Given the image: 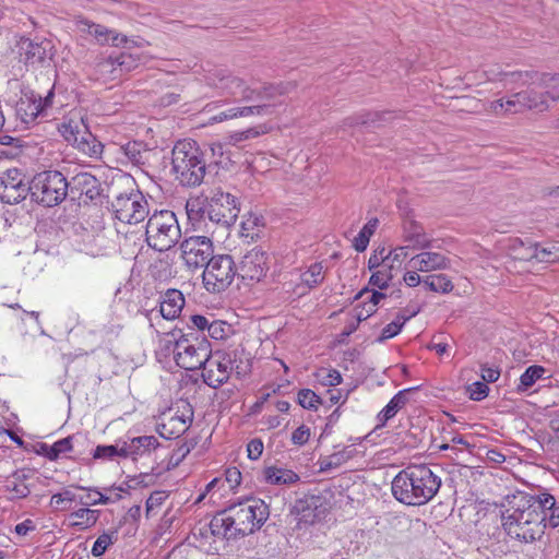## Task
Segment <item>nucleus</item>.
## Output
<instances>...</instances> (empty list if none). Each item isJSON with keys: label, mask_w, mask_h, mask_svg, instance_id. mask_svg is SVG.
Segmentation results:
<instances>
[{"label": "nucleus", "mask_w": 559, "mask_h": 559, "mask_svg": "<svg viewBox=\"0 0 559 559\" xmlns=\"http://www.w3.org/2000/svg\"><path fill=\"white\" fill-rule=\"evenodd\" d=\"M502 527L506 534L521 543L539 539L546 528L535 496L525 491L507 495L501 502Z\"/></svg>", "instance_id": "obj_1"}, {"label": "nucleus", "mask_w": 559, "mask_h": 559, "mask_svg": "<svg viewBox=\"0 0 559 559\" xmlns=\"http://www.w3.org/2000/svg\"><path fill=\"white\" fill-rule=\"evenodd\" d=\"M441 478L427 465H411L392 480L393 497L407 506H423L439 491Z\"/></svg>", "instance_id": "obj_2"}, {"label": "nucleus", "mask_w": 559, "mask_h": 559, "mask_svg": "<svg viewBox=\"0 0 559 559\" xmlns=\"http://www.w3.org/2000/svg\"><path fill=\"white\" fill-rule=\"evenodd\" d=\"M171 165L176 179L186 187L202 183L206 174L204 154L194 141H178L171 152Z\"/></svg>", "instance_id": "obj_3"}, {"label": "nucleus", "mask_w": 559, "mask_h": 559, "mask_svg": "<svg viewBox=\"0 0 559 559\" xmlns=\"http://www.w3.org/2000/svg\"><path fill=\"white\" fill-rule=\"evenodd\" d=\"M68 194V179L59 170L40 171L31 180V199L39 205L57 206L66 200Z\"/></svg>", "instance_id": "obj_4"}, {"label": "nucleus", "mask_w": 559, "mask_h": 559, "mask_svg": "<svg viewBox=\"0 0 559 559\" xmlns=\"http://www.w3.org/2000/svg\"><path fill=\"white\" fill-rule=\"evenodd\" d=\"M147 245L157 251H167L173 248L181 237L177 217L173 211H154L146 224Z\"/></svg>", "instance_id": "obj_5"}, {"label": "nucleus", "mask_w": 559, "mask_h": 559, "mask_svg": "<svg viewBox=\"0 0 559 559\" xmlns=\"http://www.w3.org/2000/svg\"><path fill=\"white\" fill-rule=\"evenodd\" d=\"M234 525L241 536L259 530L269 518L267 504L258 498H248L228 509Z\"/></svg>", "instance_id": "obj_6"}, {"label": "nucleus", "mask_w": 559, "mask_h": 559, "mask_svg": "<svg viewBox=\"0 0 559 559\" xmlns=\"http://www.w3.org/2000/svg\"><path fill=\"white\" fill-rule=\"evenodd\" d=\"M165 349L171 353L176 365L185 370L199 369L210 350L206 342L190 340L186 336L167 341Z\"/></svg>", "instance_id": "obj_7"}, {"label": "nucleus", "mask_w": 559, "mask_h": 559, "mask_svg": "<svg viewBox=\"0 0 559 559\" xmlns=\"http://www.w3.org/2000/svg\"><path fill=\"white\" fill-rule=\"evenodd\" d=\"M110 206L115 217L127 224L141 223L150 214L148 202L139 189L117 194Z\"/></svg>", "instance_id": "obj_8"}, {"label": "nucleus", "mask_w": 559, "mask_h": 559, "mask_svg": "<svg viewBox=\"0 0 559 559\" xmlns=\"http://www.w3.org/2000/svg\"><path fill=\"white\" fill-rule=\"evenodd\" d=\"M238 214V200L228 192L216 191L209 201L206 216L217 226L229 228L235 224Z\"/></svg>", "instance_id": "obj_9"}, {"label": "nucleus", "mask_w": 559, "mask_h": 559, "mask_svg": "<svg viewBox=\"0 0 559 559\" xmlns=\"http://www.w3.org/2000/svg\"><path fill=\"white\" fill-rule=\"evenodd\" d=\"M201 367L203 381L209 386L217 389L228 381L233 371V358L225 350H209Z\"/></svg>", "instance_id": "obj_10"}, {"label": "nucleus", "mask_w": 559, "mask_h": 559, "mask_svg": "<svg viewBox=\"0 0 559 559\" xmlns=\"http://www.w3.org/2000/svg\"><path fill=\"white\" fill-rule=\"evenodd\" d=\"M193 419V411L189 403L179 402L175 408L164 413L158 425V432L163 438L176 439L185 433Z\"/></svg>", "instance_id": "obj_11"}, {"label": "nucleus", "mask_w": 559, "mask_h": 559, "mask_svg": "<svg viewBox=\"0 0 559 559\" xmlns=\"http://www.w3.org/2000/svg\"><path fill=\"white\" fill-rule=\"evenodd\" d=\"M31 195V181L19 168H10L0 174V201L17 204Z\"/></svg>", "instance_id": "obj_12"}, {"label": "nucleus", "mask_w": 559, "mask_h": 559, "mask_svg": "<svg viewBox=\"0 0 559 559\" xmlns=\"http://www.w3.org/2000/svg\"><path fill=\"white\" fill-rule=\"evenodd\" d=\"M297 84L295 82H281L277 84L264 83L258 88L251 87V93H248L245 102L254 103L258 106L267 105L265 116L272 115L275 111V108L283 104L281 98L293 92Z\"/></svg>", "instance_id": "obj_13"}, {"label": "nucleus", "mask_w": 559, "mask_h": 559, "mask_svg": "<svg viewBox=\"0 0 559 559\" xmlns=\"http://www.w3.org/2000/svg\"><path fill=\"white\" fill-rule=\"evenodd\" d=\"M449 260L438 252H421L413 257L406 264V272L402 280H445L443 274L420 277L418 272L427 273L435 270L447 269Z\"/></svg>", "instance_id": "obj_14"}, {"label": "nucleus", "mask_w": 559, "mask_h": 559, "mask_svg": "<svg viewBox=\"0 0 559 559\" xmlns=\"http://www.w3.org/2000/svg\"><path fill=\"white\" fill-rule=\"evenodd\" d=\"M182 259L191 270L205 269L213 255V242L205 236H192L181 245Z\"/></svg>", "instance_id": "obj_15"}, {"label": "nucleus", "mask_w": 559, "mask_h": 559, "mask_svg": "<svg viewBox=\"0 0 559 559\" xmlns=\"http://www.w3.org/2000/svg\"><path fill=\"white\" fill-rule=\"evenodd\" d=\"M267 270L266 252L253 248L242 258L239 267H237V275L240 280H263Z\"/></svg>", "instance_id": "obj_16"}, {"label": "nucleus", "mask_w": 559, "mask_h": 559, "mask_svg": "<svg viewBox=\"0 0 559 559\" xmlns=\"http://www.w3.org/2000/svg\"><path fill=\"white\" fill-rule=\"evenodd\" d=\"M210 84L221 90L223 94L245 102L251 87L240 78L231 75L224 70H216L210 76Z\"/></svg>", "instance_id": "obj_17"}, {"label": "nucleus", "mask_w": 559, "mask_h": 559, "mask_svg": "<svg viewBox=\"0 0 559 559\" xmlns=\"http://www.w3.org/2000/svg\"><path fill=\"white\" fill-rule=\"evenodd\" d=\"M158 439L154 436H140L121 440V449L123 459L136 461L142 457L150 456L159 449Z\"/></svg>", "instance_id": "obj_18"}, {"label": "nucleus", "mask_w": 559, "mask_h": 559, "mask_svg": "<svg viewBox=\"0 0 559 559\" xmlns=\"http://www.w3.org/2000/svg\"><path fill=\"white\" fill-rule=\"evenodd\" d=\"M68 185L72 200H80L84 195L86 200L94 201L102 192L99 180L88 173L76 174L68 180Z\"/></svg>", "instance_id": "obj_19"}, {"label": "nucleus", "mask_w": 559, "mask_h": 559, "mask_svg": "<svg viewBox=\"0 0 559 559\" xmlns=\"http://www.w3.org/2000/svg\"><path fill=\"white\" fill-rule=\"evenodd\" d=\"M552 86L545 88V92H538L535 88H527L519 92L520 103H522L523 110H537L545 111L548 109V99L556 102L559 99V92L556 91L559 87V82H552Z\"/></svg>", "instance_id": "obj_20"}, {"label": "nucleus", "mask_w": 559, "mask_h": 559, "mask_svg": "<svg viewBox=\"0 0 559 559\" xmlns=\"http://www.w3.org/2000/svg\"><path fill=\"white\" fill-rule=\"evenodd\" d=\"M402 248L413 250H425L432 246V238L426 233L425 227L415 219H405L402 226Z\"/></svg>", "instance_id": "obj_21"}, {"label": "nucleus", "mask_w": 559, "mask_h": 559, "mask_svg": "<svg viewBox=\"0 0 559 559\" xmlns=\"http://www.w3.org/2000/svg\"><path fill=\"white\" fill-rule=\"evenodd\" d=\"M230 282H194L193 288L200 304L207 308H219L224 304V293Z\"/></svg>", "instance_id": "obj_22"}, {"label": "nucleus", "mask_w": 559, "mask_h": 559, "mask_svg": "<svg viewBox=\"0 0 559 559\" xmlns=\"http://www.w3.org/2000/svg\"><path fill=\"white\" fill-rule=\"evenodd\" d=\"M407 258L405 248H395L388 252L381 269L374 271L369 280H393L394 277L403 275L406 272L404 261Z\"/></svg>", "instance_id": "obj_23"}, {"label": "nucleus", "mask_w": 559, "mask_h": 559, "mask_svg": "<svg viewBox=\"0 0 559 559\" xmlns=\"http://www.w3.org/2000/svg\"><path fill=\"white\" fill-rule=\"evenodd\" d=\"M237 273V266L230 255H212L202 272V280H206V275L214 280H234Z\"/></svg>", "instance_id": "obj_24"}, {"label": "nucleus", "mask_w": 559, "mask_h": 559, "mask_svg": "<svg viewBox=\"0 0 559 559\" xmlns=\"http://www.w3.org/2000/svg\"><path fill=\"white\" fill-rule=\"evenodd\" d=\"M193 328L199 331H207L210 337L221 341L227 338L233 333V326L224 320H215L202 314L190 317Z\"/></svg>", "instance_id": "obj_25"}, {"label": "nucleus", "mask_w": 559, "mask_h": 559, "mask_svg": "<svg viewBox=\"0 0 559 559\" xmlns=\"http://www.w3.org/2000/svg\"><path fill=\"white\" fill-rule=\"evenodd\" d=\"M385 295L381 292L373 289L362 288L357 295L358 304L354 309V317L357 322L367 320L372 313L376 312L377 306Z\"/></svg>", "instance_id": "obj_26"}, {"label": "nucleus", "mask_w": 559, "mask_h": 559, "mask_svg": "<svg viewBox=\"0 0 559 559\" xmlns=\"http://www.w3.org/2000/svg\"><path fill=\"white\" fill-rule=\"evenodd\" d=\"M78 26L80 31L87 32L90 35L94 36L96 40L102 45L107 44L115 47H119L127 43V37L124 35L108 29L107 27L100 24H95L87 20H82L78 22Z\"/></svg>", "instance_id": "obj_27"}, {"label": "nucleus", "mask_w": 559, "mask_h": 559, "mask_svg": "<svg viewBox=\"0 0 559 559\" xmlns=\"http://www.w3.org/2000/svg\"><path fill=\"white\" fill-rule=\"evenodd\" d=\"M506 78H510L511 82H520L522 85L536 84L542 88H548L552 86V82H559V74L539 73L537 71H514L509 73H502Z\"/></svg>", "instance_id": "obj_28"}, {"label": "nucleus", "mask_w": 559, "mask_h": 559, "mask_svg": "<svg viewBox=\"0 0 559 559\" xmlns=\"http://www.w3.org/2000/svg\"><path fill=\"white\" fill-rule=\"evenodd\" d=\"M295 508L300 514V520L306 523L320 521L326 513V508L323 506L322 498L319 496H311L305 500H300Z\"/></svg>", "instance_id": "obj_29"}, {"label": "nucleus", "mask_w": 559, "mask_h": 559, "mask_svg": "<svg viewBox=\"0 0 559 559\" xmlns=\"http://www.w3.org/2000/svg\"><path fill=\"white\" fill-rule=\"evenodd\" d=\"M185 306V298L178 289H167L159 302V312L166 320H175L179 317Z\"/></svg>", "instance_id": "obj_30"}, {"label": "nucleus", "mask_w": 559, "mask_h": 559, "mask_svg": "<svg viewBox=\"0 0 559 559\" xmlns=\"http://www.w3.org/2000/svg\"><path fill=\"white\" fill-rule=\"evenodd\" d=\"M21 49L24 51V61L26 64H39L43 63L51 49L49 40L34 41L29 38L21 40Z\"/></svg>", "instance_id": "obj_31"}, {"label": "nucleus", "mask_w": 559, "mask_h": 559, "mask_svg": "<svg viewBox=\"0 0 559 559\" xmlns=\"http://www.w3.org/2000/svg\"><path fill=\"white\" fill-rule=\"evenodd\" d=\"M210 531L214 537L219 539H230L240 535L237 527L234 525L228 510L216 514L211 520Z\"/></svg>", "instance_id": "obj_32"}, {"label": "nucleus", "mask_w": 559, "mask_h": 559, "mask_svg": "<svg viewBox=\"0 0 559 559\" xmlns=\"http://www.w3.org/2000/svg\"><path fill=\"white\" fill-rule=\"evenodd\" d=\"M99 510L87 508H80L68 515V526L75 531H86L92 528L99 519Z\"/></svg>", "instance_id": "obj_33"}, {"label": "nucleus", "mask_w": 559, "mask_h": 559, "mask_svg": "<svg viewBox=\"0 0 559 559\" xmlns=\"http://www.w3.org/2000/svg\"><path fill=\"white\" fill-rule=\"evenodd\" d=\"M415 389L416 388L401 390L389 401V403L377 415V429L384 427L386 421L392 419L397 412L406 405L407 394Z\"/></svg>", "instance_id": "obj_34"}, {"label": "nucleus", "mask_w": 559, "mask_h": 559, "mask_svg": "<svg viewBox=\"0 0 559 559\" xmlns=\"http://www.w3.org/2000/svg\"><path fill=\"white\" fill-rule=\"evenodd\" d=\"M538 501L539 511L542 512L543 518H545L546 526L558 527L559 526V501L556 498L548 493L542 492L538 496H535Z\"/></svg>", "instance_id": "obj_35"}, {"label": "nucleus", "mask_w": 559, "mask_h": 559, "mask_svg": "<svg viewBox=\"0 0 559 559\" xmlns=\"http://www.w3.org/2000/svg\"><path fill=\"white\" fill-rule=\"evenodd\" d=\"M72 145L91 157H98L103 152V144L96 140L84 123L80 129L76 142Z\"/></svg>", "instance_id": "obj_36"}, {"label": "nucleus", "mask_w": 559, "mask_h": 559, "mask_svg": "<svg viewBox=\"0 0 559 559\" xmlns=\"http://www.w3.org/2000/svg\"><path fill=\"white\" fill-rule=\"evenodd\" d=\"M263 478L270 485H293L299 480V475L288 468L267 466L263 471Z\"/></svg>", "instance_id": "obj_37"}, {"label": "nucleus", "mask_w": 559, "mask_h": 559, "mask_svg": "<svg viewBox=\"0 0 559 559\" xmlns=\"http://www.w3.org/2000/svg\"><path fill=\"white\" fill-rule=\"evenodd\" d=\"M536 242L523 240L519 237L509 238L506 248L509 254L516 260L533 262L534 247Z\"/></svg>", "instance_id": "obj_38"}, {"label": "nucleus", "mask_w": 559, "mask_h": 559, "mask_svg": "<svg viewBox=\"0 0 559 559\" xmlns=\"http://www.w3.org/2000/svg\"><path fill=\"white\" fill-rule=\"evenodd\" d=\"M263 227V217L250 215L241 222L239 235L247 243H251L261 238Z\"/></svg>", "instance_id": "obj_39"}, {"label": "nucleus", "mask_w": 559, "mask_h": 559, "mask_svg": "<svg viewBox=\"0 0 559 559\" xmlns=\"http://www.w3.org/2000/svg\"><path fill=\"white\" fill-rule=\"evenodd\" d=\"M393 114L391 111H374L364 112L356 116L348 117L344 120V126L355 127L358 124H376L379 121H388L392 119Z\"/></svg>", "instance_id": "obj_40"}, {"label": "nucleus", "mask_w": 559, "mask_h": 559, "mask_svg": "<svg viewBox=\"0 0 559 559\" xmlns=\"http://www.w3.org/2000/svg\"><path fill=\"white\" fill-rule=\"evenodd\" d=\"M533 262L537 263H555L559 261V246L551 243L542 246L536 243L534 247Z\"/></svg>", "instance_id": "obj_41"}, {"label": "nucleus", "mask_w": 559, "mask_h": 559, "mask_svg": "<svg viewBox=\"0 0 559 559\" xmlns=\"http://www.w3.org/2000/svg\"><path fill=\"white\" fill-rule=\"evenodd\" d=\"M106 62L114 67V70L130 72L139 66V58H134L131 53L120 52L117 56L110 55Z\"/></svg>", "instance_id": "obj_42"}, {"label": "nucleus", "mask_w": 559, "mask_h": 559, "mask_svg": "<svg viewBox=\"0 0 559 559\" xmlns=\"http://www.w3.org/2000/svg\"><path fill=\"white\" fill-rule=\"evenodd\" d=\"M379 221L377 218H371L368 223L361 228L358 235L354 238L353 246L358 252H362L367 249L370 237L373 235L378 227Z\"/></svg>", "instance_id": "obj_43"}, {"label": "nucleus", "mask_w": 559, "mask_h": 559, "mask_svg": "<svg viewBox=\"0 0 559 559\" xmlns=\"http://www.w3.org/2000/svg\"><path fill=\"white\" fill-rule=\"evenodd\" d=\"M546 369L539 365L530 366L520 377L518 391H526L535 384V382L543 378Z\"/></svg>", "instance_id": "obj_44"}, {"label": "nucleus", "mask_w": 559, "mask_h": 559, "mask_svg": "<svg viewBox=\"0 0 559 559\" xmlns=\"http://www.w3.org/2000/svg\"><path fill=\"white\" fill-rule=\"evenodd\" d=\"M314 378L316 381L323 386H336L342 382V376L340 371L334 368H319L314 372Z\"/></svg>", "instance_id": "obj_45"}, {"label": "nucleus", "mask_w": 559, "mask_h": 559, "mask_svg": "<svg viewBox=\"0 0 559 559\" xmlns=\"http://www.w3.org/2000/svg\"><path fill=\"white\" fill-rule=\"evenodd\" d=\"M265 130L262 127H252L242 131H235L227 135V143L234 146L239 145L241 142L257 139L264 134Z\"/></svg>", "instance_id": "obj_46"}, {"label": "nucleus", "mask_w": 559, "mask_h": 559, "mask_svg": "<svg viewBox=\"0 0 559 559\" xmlns=\"http://www.w3.org/2000/svg\"><path fill=\"white\" fill-rule=\"evenodd\" d=\"M73 437H67L61 440L56 441L52 445L48 447L46 450V456L50 461L58 460L61 455L67 454L73 448L72 445Z\"/></svg>", "instance_id": "obj_47"}, {"label": "nucleus", "mask_w": 559, "mask_h": 559, "mask_svg": "<svg viewBox=\"0 0 559 559\" xmlns=\"http://www.w3.org/2000/svg\"><path fill=\"white\" fill-rule=\"evenodd\" d=\"M124 155L133 164H143V155L146 153L145 146L142 142L132 141L121 146Z\"/></svg>", "instance_id": "obj_48"}, {"label": "nucleus", "mask_w": 559, "mask_h": 559, "mask_svg": "<svg viewBox=\"0 0 559 559\" xmlns=\"http://www.w3.org/2000/svg\"><path fill=\"white\" fill-rule=\"evenodd\" d=\"M117 538V532H104L102 535L97 537L95 540L93 547H92V555L94 557H100L103 556L106 550L114 544V542Z\"/></svg>", "instance_id": "obj_49"}, {"label": "nucleus", "mask_w": 559, "mask_h": 559, "mask_svg": "<svg viewBox=\"0 0 559 559\" xmlns=\"http://www.w3.org/2000/svg\"><path fill=\"white\" fill-rule=\"evenodd\" d=\"M120 449L121 440L117 441L115 444L97 445L93 452V457L95 460H114L117 456L122 457Z\"/></svg>", "instance_id": "obj_50"}, {"label": "nucleus", "mask_w": 559, "mask_h": 559, "mask_svg": "<svg viewBox=\"0 0 559 559\" xmlns=\"http://www.w3.org/2000/svg\"><path fill=\"white\" fill-rule=\"evenodd\" d=\"M168 491L156 490L146 500V516L155 515L168 498Z\"/></svg>", "instance_id": "obj_51"}, {"label": "nucleus", "mask_w": 559, "mask_h": 559, "mask_svg": "<svg viewBox=\"0 0 559 559\" xmlns=\"http://www.w3.org/2000/svg\"><path fill=\"white\" fill-rule=\"evenodd\" d=\"M76 488L86 490L88 493L86 496V499L83 498L80 499V503L83 506H106L107 500L106 495L100 492L98 488L95 487H83V486H76Z\"/></svg>", "instance_id": "obj_52"}, {"label": "nucleus", "mask_w": 559, "mask_h": 559, "mask_svg": "<svg viewBox=\"0 0 559 559\" xmlns=\"http://www.w3.org/2000/svg\"><path fill=\"white\" fill-rule=\"evenodd\" d=\"M83 126V121H74L69 120L68 122H64L61 124L59 131L63 139L70 143L73 144L76 142L78 134L80 133V129Z\"/></svg>", "instance_id": "obj_53"}, {"label": "nucleus", "mask_w": 559, "mask_h": 559, "mask_svg": "<svg viewBox=\"0 0 559 559\" xmlns=\"http://www.w3.org/2000/svg\"><path fill=\"white\" fill-rule=\"evenodd\" d=\"M53 96V90L51 88L44 98L39 95L38 99H32V103L28 104V107L31 108V115L37 117L46 108L50 107L52 105Z\"/></svg>", "instance_id": "obj_54"}, {"label": "nucleus", "mask_w": 559, "mask_h": 559, "mask_svg": "<svg viewBox=\"0 0 559 559\" xmlns=\"http://www.w3.org/2000/svg\"><path fill=\"white\" fill-rule=\"evenodd\" d=\"M298 403L307 409H316L320 404V397L309 389H302L298 392Z\"/></svg>", "instance_id": "obj_55"}, {"label": "nucleus", "mask_w": 559, "mask_h": 559, "mask_svg": "<svg viewBox=\"0 0 559 559\" xmlns=\"http://www.w3.org/2000/svg\"><path fill=\"white\" fill-rule=\"evenodd\" d=\"M402 328L403 321L396 317L391 323L386 324L382 329L378 342H383L385 340L396 336L401 332Z\"/></svg>", "instance_id": "obj_56"}, {"label": "nucleus", "mask_w": 559, "mask_h": 559, "mask_svg": "<svg viewBox=\"0 0 559 559\" xmlns=\"http://www.w3.org/2000/svg\"><path fill=\"white\" fill-rule=\"evenodd\" d=\"M467 392L473 401H481L488 395L489 388L485 382L475 381L467 386Z\"/></svg>", "instance_id": "obj_57"}, {"label": "nucleus", "mask_w": 559, "mask_h": 559, "mask_svg": "<svg viewBox=\"0 0 559 559\" xmlns=\"http://www.w3.org/2000/svg\"><path fill=\"white\" fill-rule=\"evenodd\" d=\"M241 483V472L233 466L225 471V477L223 478V486L227 485L230 490L235 489Z\"/></svg>", "instance_id": "obj_58"}, {"label": "nucleus", "mask_w": 559, "mask_h": 559, "mask_svg": "<svg viewBox=\"0 0 559 559\" xmlns=\"http://www.w3.org/2000/svg\"><path fill=\"white\" fill-rule=\"evenodd\" d=\"M388 250L384 247H378L368 261V267L370 271H377L381 269L383 261L385 260V257L388 255Z\"/></svg>", "instance_id": "obj_59"}, {"label": "nucleus", "mask_w": 559, "mask_h": 559, "mask_svg": "<svg viewBox=\"0 0 559 559\" xmlns=\"http://www.w3.org/2000/svg\"><path fill=\"white\" fill-rule=\"evenodd\" d=\"M263 442L259 438H254L250 440L247 444V455L250 460L257 461L261 457L263 453Z\"/></svg>", "instance_id": "obj_60"}, {"label": "nucleus", "mask_w": 559, "mask_h": 559, "mask_svg": "<svg viewBox=\"0 0 559 559\" xmlns=\"http://www.w3.org/2000/svg\"><path fill=\"white\" fill-rule=\"evenodd\" d=\"M310 435V429L307 426L301 425L293 431L292 442L296 445H304L309 441Z\"/></svg>", "instance_id": "obj_61"}, {"label": "nucleus", "mask_w": 559, "mask_h": 559, "mask_svg": "<svg viewBox=\"0 0 559 559\" xmlns=\"http://www.w3.org/2000/svg\"><path fill=\"white\" fill-rule=\"evenodd\" d=\"M75 499V493L67 489L61 492L53 493L50 499V506L58 508L64 502H73Z\"/></svg>", "instance_id": "obj_62"}, {"label": "nucleus", "mask_w": 559, "mask_h": 559, "mask_svg": "<svg viewBox=\"0 0 559 559\" xmlns=\"http://www.w3.org/2000/svg\"><path fill=\"white\" fill-rule=\"evenodd\" d=\"M238 117H249V116H265V110L267 109V105L258 106L252 103L250 106L237 107Z\"/></svg>", "instance_id": "obj_63"}, {"label": "nucleus", "mask_w": 559, "mask_h": 559, "mask_svg": "<svg viewBox=\"0 0 559 559\" xmlns=\"http://www.w3.org/2000/svg\"><path fill=\"white\" fill-rule=\"evenodd\" d=\"M328 261H321V262H318V263H313L311 264L307 272L305 274H308L310 277H318V276H330L331 273H330V269H329V265H328Z\"/></svg>", "instance_id": "obj_64"}]
</instances>
